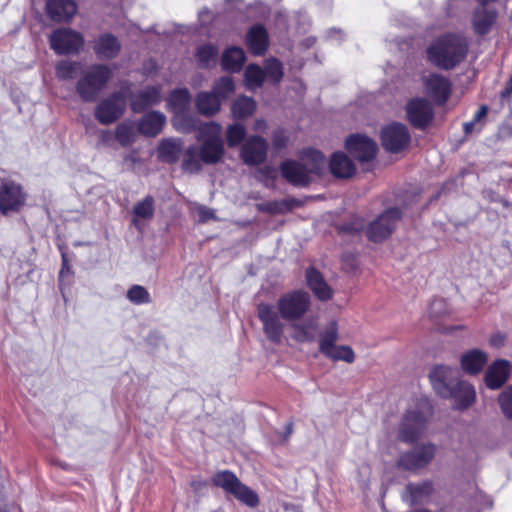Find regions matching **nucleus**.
<instances>
[{
    "label": "nucleus",
    "mask_w": 512,
    "mask_h": 512,
    "mask_svg": "<svg viewBox=\"0 0 512 512\" xmlns=\"http://www.w3.org/2000/svg\"><path fill=\"white\" fill-rule=\"evenodd\" d=\"M126 297L135 305L148 304L151 302L150 293L141 285L131 286L127 291Z\"/></svg>",
    "instance_id": "obj_43"
},
{
    "label": "nucleus",
    "mask_w": 512,
    "mask_h": 512,
    "mask_svg": "<svg viewBox=\"0 0 512 512\" xmlns=\"http://www.w3.org/2000/svg\"><path fill=\"white\" fill-rule=\"evenodd\" d=\"M448 398H453L457 409H466L470 407L476 399V391L474 387L466 381H458L451 388V394Z\"/></svg>",
    "instance_id": "obj_24"
},
{
    "label": "nucleus",
    "mask_w": 512,
    "mask_h": 512,
    "mask_svg": "<svg viewBox=\"0 0 512 512\" xmlns=\"http://www.w3.org/2000/svg\"><path fill=\"white\" fill-rule=\"evenodd\" d=\"M64 273V268L60 271V276H62Z\"/></svg>",
    "instance_id": "obj_58"
},
{
    "label": "nucleus",
    "mask_w": 512,
    "mask_h": 512,
    "mask_svg": "<svg viewBox=\"0 0 512 512\" xmlns=\"http://www.w3.org/2000/svg\"><path fill=\"white\" fill-rule=\"evenodd\" d=\"M407 117L416 128H425L433 118V110L430 103L421 98L411 100L406 107Z\"/></svg>",
    "instance_id": "obj_18"
},
{
    "label": "nucleus",
    "mask_w": 512,
    "mask_h": 512,
    "mask_svg": "<svg viewBox=\"0 0 512 512\" xmlns=\"http://www.w3.org/2000/svg\"><path fill=\"white\" fill-rule=\"evenodd\" d=\"M244 76L247 88L255 89L261 86L265 74L259 66L249 65L245 70Z\"/></svg>",
    "instance_id": "obj_42"
},
{
    "label": "nucleus",
    "mask_w": 512,
    "mask_h": 512,
    "mask_svg": "<svg viewBox=\"0 0 512 512\" xmlns=\"http://www.w3.org/2000/svg\"><path fill=\"white\" fill-rule=\"evenodd\" d=\"M267 210H269V211H276V208L267 207Z\"/></svg>",
    "instance_id": "obj_57"
},
{
    "label": "nucleus",
    "mask_w": 512,
    "mask_h": 512,
    "mask_svg": "<svg viewBox=\"0 0 512 512\" xmlns=\"http://www.w3.org/2000/svg\"><path fill=\"white\" fill-rule=\"evenodd\" d=\"M212 482L215 486L222 488L226 493L233 495L237 500L249 507H256L259 498L256 492L248 486L241 483L237 476L230 471H220L216 473Z\"/></svg>",
    "instance_id": "obj_8"
},
{
    "label": "nucleus",
    "mask_w": 512,
    "mask_h": 512,
    "mask_svg": "<svg viewBox=\"0 0 512 512\" xmlns=\"http://www.w3.org/2000/svg\"><path fill=\"white\" fill-rule=\"evenodd\" d=\"M234 83L231 77L220 78L213 86L212 92L222 101L229 97L234 91Z\"/></svg>",
    "instance_id": "obj_44"
},
{
    "label": "nucleus",
    "mask_w": 512,
    "mask_h": 512,
    "mask_svg": "<svg viewBox=\"0 0 512 512\" xmlns=\"http://www.w3.org/2000/svg\"><path fill=\"white\" fill-rule=\"evenodd\" d=\"M457 374L455 368L446 365H437L429 373L430 382L434 390L443 398L451 394L452 380Z\"/></svg>",
    "instance_id": "obj_16"
},
{
    "label": "nucleus",
    "mask_w": 512,
    "mask_h": 512,
    "mask_svg": "<svg viewBox=\"0 0 512 512\" xmlns=\"http://www.w3.org/2000/svg\"><path fill=\"white\" fill-rule=\"evenodd\" d=\"M222 127L218 123L209 122L199 127L198 141L202 142L200 150L196 146H190L183 161V169L196 172L201 168V162L214 164L218 162L224 153V145L221 138Z\"/></svg>",
    "instance_id": "obj_2"
},
{
    "label": "nucleus",
    "mask_w": 512,
    "mask_h": 512,
    "mask_svg": "<svg viewBox=\"0 0 512 512\" xmlns=\"http://www.w3.org/2000/svg\"><path fill=\"white\" fill-rule=\"evenodd\" d=\"M426 94L439 105H443L451 94V82L443 75L434 73L424 78Z\"/></svg>",
    "instance_id": "obj_14"
},
{
    "label": "nucleus",
    "mask_w": 512,
    "mask_h": 512,
    "mask_svg": "<svg viewBox=\"0 0 512 512\" xmlns=\"http://www.w3.org/2000/svg\"><path fill=\"white\" fill-rule=\"evenodd\" d=\"M0 512H6L5 510H0ZM11 512H19V508L15 505L11 507Z\"/></svg>",
    "instance_id": "obj_56"
},
{
    "label": "nucleus",
    "mask_w": 512,
    "mask_h": 512,
    "mask_svg": "<svg viewBox=\"0 0 512 512\" xmlns=\"http://www.w3.org/2000/svg\"><path fill=\"white\" fill-rule=\"evenodd\" d=\"M435 445L428 443L415 447L412 451L401 455L398 464L405 470H417L427 466L435 455Z\"/></svg>",
    "instance_id": "obj_13"
},
{
    "label": "nucleus",
    "mask_w": 512,
    "mask_h": 512,
    "mask_svg": "<svg viewBox=\"0 0 512 512\" xmlns=\"http://www.w3.org/2000/svg\"><path fill=\"white\" fill-rule=\"evenodd\" d=\"M219 97L211 92H200L196 95L195 104L200 114L204 116H213L219 112L221 107Z\"/></svg>",
    "instance_id": "obj_30"
},
{
    "label": "nucleus",
    "mask_w": 512,
    "mask_h": 512,
    "mask_svg": "<svg viewBox=\"0 0 512 512\" xmlns=\"http://www.w3.org/2000/svg\"><path fill=\"white\" fill-rule=\"evenodd\" d=\"M267 148V142L262 137H250L242 146L241 158L248 165L259 164L265 160Z\"/></svg>",
    "instance_id": "obj_19"
},
{
    "label": "nucleus",
    "mask_w": 512,
    "mask_h": 512,
    "mask_svg": "<svg viewBox=\"0 0 512 512\" xmlns=\"http://www.w3.org/2000/svg\"><path fill=\"white\" fill-rule=\"evenodd\" d=\"M136 138L132 122H123L116 128V139L122 146L131 145Z\"/></svg>",
    "instance_id": "obj_40"
},
{
    "label": "nucleus",
    "mask_w": 512,
    "mask_h": 512,
    "mask_svg": "<svg viewBox=\"0 0 512 512\" xmlns=\"http://www.w3.org/2000/svg\"><path fill=\"white\" fill-rule=\"evenodd\" d=\"M432 489V485L429 482L409 484L406 488L408 495L405 496V499L411 505L421 503L431 494Z\"/></svg>",
    "instance_id": "obj_35"
},
{
    "label": "nucleus",
    "mask_w": 512,
    "mask_h": 512,
    "mask_svg": "<svg viewBox=\"0 0 512 512\" xmlns=\"http://www.w3.org/2000/svg\"><path fill=\"white\" fill-rule=\"evenodd\" d=\"M111 77L112 70L107 65H92L77 82V93L83 100L93 101Z\"/></svg>",
    "instance_id": "obj_7"
},
{
    "label": "nucleus",
    "mask_w": 512,
    "mask_h": 512,
    "mask_svg": "<svg viewBox=\"0 0 512 512\" xmlns=\"http://www.w3.org/2000/svg\"><path fill=\"white\" fill-rule=\"evenodd\" d=\"M244 61V51L239 47H231L222 56V67L224 70L231 72L239 71Z\"/></svg>",
    "instance_id": "obj_33"
},
{
    "label": "nucleus",
    "mask_w": 512,
    "mask_h": 512,
    "mask_svg": "<svg viewBox=\"0 0 512 512\" xmlns=\"http://www.w3.org/2000/svg\"><path fill=\"white\" fill-rule=\"evenodd\" d=\"M411 136L406 125L391 123L381 131V143L385 150L398 153L406 149L410 143Z\"/></svg>",
    "instance_id": "obj_11"
},
{
    "label": "nucleus",
    "mask_w": 512,
    "mask_h": 512,
    "mask_svg": "<svg viewBox=\"0 0 512 512\" xmlns=\"http://www.w3.org/2000/svg\"><path fill=\"white\" fill-rule=\"evenodd\" d=\"M499 404L503 414L512 419V387L503 391L499 396Z\"/></svg>",
    "instance_id": "obj_48"
},
{
    "label": "nucleus",
    "mask_w": 512,
    "mask_h": 512,
    "mask_svg": "<svg viewBox=\"0 0 512 512\" xmlns=\"http://www.w3.org/2000/svg\"><path fill=\"white\" fill-rule=\"evenodd\" d=\"M325 164V157L320 151L309 149L303 153L300 161H285L281 171L291 184L304 186L321 174Z\"/></svg>",
    "instance_id": "obj_4"
},
{
    "label": "nucleus",
    "mask_w": 512,
    "mask_h": 512,
    "mask_svg": "<svg viewBox=\"0 0 512 512\" xmlns=\"http://www.w3.org/2000/svg\"><path fill=\"white\" fill-rule=\"evenodd\" d=\"M504 343V336L501 334H495L490 338V345L494 347H500Z\"/></svg>",
    "instance_id": "obj_51"
},
{
    "label": "nucleus",
    "mask_w": 512,
    "mask_h": 512,
    "mask_svg": "<svg viewBox=\"0 0 512 512\" xmlns=\"http://www.w3.org/2000/svg\"><path fill=\"white\" fill-rule=\"evenodd\" d=\"M196 212H197V215H198V218L200 221H207L214 217L213 210H211L205 206H201V205L197 206Z\"/></svg>",
    "instance_id": "obj_49"
},
{
    "label": "nucleus",
    "mask_w": 512,
    "mask_h": 512,
    "mask_svg": "<svg viewBox=\"0 0 512 512\" xmlns=\"http://www.w3.org/2000/svg\"><path fill=\"white\" fill-rule=\"evenodd\" d=\"M93 49L98 58L112 59L120 52L121 45L114 35L106 33L95 40Z\"/></svg>",
    "instance_id": "obj_23"
},
{
    "label": "nucleus",
    "mask_w": 512,
    "mask_h": 512,
    "mask_svg": "<svg viewBox=\"0 0 512 512\" xmlns=\"http://www.w3.org/2000/svg\"><path fill=\"white\" fill-rule=\"evenodd\" d=\"M81 65L79 62L62 60L55 66V73L60 80H70L75 77Z\"/></svg>",
    "instance_id": "obj_38"
},
{
    "label": "nucleus",
    "mask_w": 512,
    "mask_h": 512,
    "mask_svg": "<svg viewBox=\"0 0 512 512\" xmlns=\"http://www.w3.org/2000/svg\"><path fill=\"white\" fill-rule=\"evenodd\" d=\"M273 143L277 148H282L286 144V137L282 131L276 132L273 137Z\"/></svg>",
    "instance_id": "obj_50"
},
{
    "label": "nucleus",
    "mask_w": 512,
    "mask_h": 512,
    "mask_svg": "<svg viewBox=\"0 0 512 512\" xmlns=\"http://www.w3.org/2000/svg\"><path fill=\"white\" fill-rule=\"evenodd\" d=\"M338 340V330L336 323H330V325L325 329V331L320 335L319 339V349L321 353L324 355L328 353L334 346H336V342Z\"/></svg>",
    "instance_id": "obj_37"
},
{
    "label": "nucleus",
    "mask_w": 512,
    "mask_h": 512,
    "mask_svg": "<svg viewBox=\"0 0 512 512\" xmlns=\"http://www.w3.org/2000/svg\"><path fill=\"white\" fill-rule=\"evenodd\" d=\"M46 9L54 21H68L77 12L74 0H47Z\"/></svg>",
    "instance_id": "obj_22"
},
{
    "label": "nucleus",
    "mask_w": 512,
    "mask_h": 512,
    "mask_svg": "<svg viewBox=\"0 0 512 512\" xmlns=\"http://www.w3.org/2000/svg\"><path fill=\"white\" fill-rule=\"evenodd\" d=\"M487 114V108L485 106H482L479 108V110L475 113L473 121L478 124L483 117H485Z\"/></svg>",
    "instance_id": "obj_52"
},
{
    "label": "nucleus",
    "mask_w": 512,
    "mask_h": 512,
    "mask_svg": "<svg viewBox=\"0 0 512 512\" xmlns=\"http://www.w3.org/2000/svg\"><path fill=\"white\" fill-rule=\"evenodd\" d=\"M246 135V130L241 124H232L228 126L226 138L228 146L235 147L239 145Z\"/></svg>",
    "instance_id": "obj_45"
},
{
    "label": "nucleus",
    "mask_w": 512,
    "mask_h": 512,
    "mask_svg": "<svg viewBox=\"0 0 512 512\" xmlns=\"http://www.w3.org/2000/svg\"><path fill=\"white\" fill-rule=\"evenodd\" d=\"M218 50L213 45H203L198 48L196 57L199 63L203 66H209L210 63H214Z\"/></svg>",
    "instance_id": "obj_46"
},
{
    "label": "nucleus",
    "mask_w": 512,
    "mask_h": 512,
    "mask_svg": "<svg viewBox=\"0 0 512 512\" xmlns=\"http://www.w3.org/2000/svg\"><path fill=\"white\" fill-rule=\"evenodd\" d=\"M268 34L261 25H254L246 35V44L255 55H262L268 48Z\"/></svg>",
    "instance_id": "obj_26"
},
{
    "label": "nucleus",
    "mask_w": 512,
    "mask_h": 512,
    "mask_svg": "<svg viewBox=\"0 0 512 512\" xmlns=\"http://www.w3.org/2000/svg\"><path fill=\"white\" fill-rule=\"evenodd\" d=\"M160 101V88L149 87L133 97L131 108L134 112H141L150 106L160 103Z\"/></svg>",
    "instance_id": "obj_29"
},
{
    "label": "nucleus",
    "mask_w": 512,
    "mask_h": 512,
    "mask_svg": "<svg viewBox=\"0 0 512 512\" xmlns=\"http://www.w3.org/2000/svg\"><path fill=\"white\" fill-rule=\"evenodd\" d=\"M28 194L23 186L12 180L0 184V212L7 216L18 213L26 205Z\"/></svg>",
    "instance_id": "obj_9"
},
{
    "label": "nucleus",
    "mask_w": 512,
    "mask_h": 512,
    "mask_svg": "<svg viewBox=\"0 0 512 512\" xmlns=\"http://www.w3.org/2000/svg\"><path fill=\"white\" fill-rule=\"evenodd\" d=\"M286 430V437H288L292 433V425L288 424Z\"/></svg>",
    "instance_id": "obj_55"
},
{
    "label": "nucleus",
    "mask_w": 512,
    "mask_h": 512,
    "mask_svg": "<svg viewBox=\"0 0 512 512\" xmlns=\"http://www.w3.org/2000/svg\"><path fill=\"white\" fill-rule=\"evenodd\" d=\"M468 53V41L460 34L449 33L435 39L427 48V58L436 67L450 70L460 64Z\"/></svg>",
    "instance_id": "obj_3"
},
{
    "label": "nucleus",
    "mask_w": 512,
    "mask_h": 512,
    "mask_svg": "<svg viewBox=\"0 0 512 512\" xmlns=\"http://www.w3.org/2000/svg\"><path fill=\"white\" fill-rule=\"evenodd\" d=\"M256 108L255 101L247 96L239 97L232 105V114L235 118H246L253 114Z\"/></svg>",
    "instance_id": "obj_36"
},
{
    "label": "nucleus",
    "mask_w": 512,
    "mask_h": 512,
    "mask_svg": "<svg viewBox=\"0 0 512 512\" xmlns=\"http://www.w3.org/2000/svg\"><path fill=\"white\" fill-rule=\"evenodd\" d=\"M126 101L120 94H115L102 101L96 108L95 117L102 124H110L124 112Z\"/></svg>",
    "instance_id": "obj_15"
},
{
    "label": "nucleus",
    "mask_w": 512,
    "mask_h": 512,
    "mask_svg": "<svg viewBox=\"0 0 512 512\" xmlns=\"http://www.w3.org/2000/svg\"><path fill=\"white\" fill-rule=\"evenodd\" d=\"M510 364L506 360H497L492 363L485 373V383L490 389L500 388L508 379Z\"/></svg>",
    "instance_id": "obj_21"
},
{
    "label": "nucleus",
    "mask_w": 512,
    "mask_h": 512,
    "mask_svg": "<svg viewBox=\"0 0 512 512\" xmlns=\"http://www.w3.org/2000/svg\"><path fill=\"white\" fill-rule=\"evenodd\" d=\"M182 150L179 140L165 139L158 147V157L165 162L173 163L178 160Z\"/></svg>",
    "instance_id": "obj_34"
},
{
    "label": "nucleus",
    "mask_w": 512,
    "mask_h": 512,
    "mask_svg": "<svg viewBox=\"0 0 512 512\" xmlns=\"http://www.w3.org/2000/svg\"><path fill=\"white\" fill-rule=\"evenodd\" d=\"M265 127V122L263 120H257L255 122V129L260 130Z\"/></svg>",
    "instance_id": "obj_54"
},
{
    "label": "nucleus",
    "mask_w": 512,
    "mask_h": 512,
    "mask_svg": "<svg viewBox=\"0 0 512 512\" xmlns=\"http://www.w3.org/2000/svg\"><path fill=\"white\" fill-rule=\"evenodd\" d=\"M307 284L313 293L320 300L330 299L332 296V290L325 283L320 273L314 269H310L306 273Z\"/></svg>",
    "instance_id": "obj_32"
},
{
    "label": "nucleus",
    "mask_w": 512,
    "mask_h": 512,
    "mask_svg": "<svg viewBox=\"0 0 512 512\" xmlns=\"http://www.w3.org/2000/svg\"><path fill=\"white\" fill-rule=\"evenodd\" d=\"M310 306L309 294L300 290L283 294L277 300V310L271 304L260 303L257 315L267 339L274 344H281L285 328L281 318L288 322L298 321L304 317Z\"/></svg>",
    "instance_id": "obj_1"
},
{
    "label": "nucleus",
    "mask_w": 512,
    "mask_h": 512,
    "mask_svg": "<svg viewBox=\"0 0 512 512\" xmlns=\"http://www.w3.org/2000/svg\"><path fill=\"white\" fill-rule=\"evenodd\" d=\"M488 361V356L485 352L479 349H472L460 358V365L464 372L470 375H476L482 371Z\"/></svg>",
    "instance_id": "obj_25"
},
{
    "label": "nucleus",
    "mask_w": 512,
    "mask_h": 512,
    "mask_svg": "<svg viewBox=\"0 0 512 512\" xmlns=\"http://www.w3.org/2000/svg\"><path fill=\"white\" fill-rule=\"evenodd\" d=\"M400 218V212L396 208L388 209L373 220L367 230V237L374 242H380L387 238L395 229Z\"/></svg>",
    "instance_id": "obj_12"
},
{
    "label": "nucleus",
    "mask_w": 512,
    "mask_h": 512,
    "mask_svg": "<svg viewBox=\"0 0 512 512\" xmlns=\"http://www.w3.org/2000/svg\"><path fill=\"white\" fill-rule=\"evenodd\" d=\"M346 148L353 157L365 162L375 157L377 144L364 135H352L346 141Z\"/></svg>",
    "instance_id": "obj_17"
},
{
    "label": "nucleus",
    "mask_w": 512,
    "mask_h": 512,
    "mask_svg": "<svg viewBox=\"0 0 512 512\" xmlns=\"http://www.w3.org/2000/svg\"><path fill=\"white\" fill-rule=\"evenodd\" d=\"M497 11L491 7L480 6L472 15V28L478 35H486L492 31L497 23Z\"/></svg>",
    "instance_id": "obj_20"
},
{
    "label": "nucleus",
    "mask_w": 512,
    "mask_h": 512,
    "mask_svg": "<svg viewBox=\"0 0 512 512\" xmlns=\"http://www.w3.org/2000/svg\"><path fill=\"white\" fill-rule=\"evenodd\" d=\"M477 124L472 120L470 122L464 123V131L466 134H470L475 130V126Z\"/></svg>",
    "instance_id": "obj_53"
},
{
    "label": "nucleus",
    "mask_w": 512,
    "mask_h": 512,
    "mask_svg": "<svg viewBox=\"0 0 512 512\" xmlns=\"http://www.w3.org/2000/svg\"><path fill=\"white\" fill-rule=\"evenodd\" d=\"M332 174L338 178H348L355 172L354 163L343 152H335L330 160Z\"/></svg>",
    "instance_id": "obj_31"
},
{
    "label": "nucleus",
    "mask_w": 512,
    "mask_h": 512,
    "mask_svg": "<svg viewBox=\"0 0 512 512\" xmlns=\"http://www.w3.org/2000/svg\"><path fill=\"white\" fill-rule=\"evenodd\" d=\"M432 406L426 398L418 399L405 413L398 431V438L407 443L416 441L423 433Z\"/></svg>",
    "instance_id": "obj_5"
},
{
    "label": "nucleus",
    "mask_w": 512,
    "mask_h": 512,
    "mask_svg": "<svg viewBox=\"0 0 512 512\" xmlns=\"http://www.w3.org/2000/svg\"><path fill=\"white\" fill-rule=\"evenodd\" d=\"M291 328L292 338L295 341L299 343L312 342L318 331V322L316 318L310 317L301 323L292 322Z\"/></svg>",
    "instance_id": "obj_28"
},
{
    "label": "nucleus",
    "mask_w": 512,
    "mask_h": 512,
    "mask_svg": "<svg viewBox=\"0 0 512 512\" xmlns=\"http://www.w3.org/2000/svg\"><path fill=\"white\" fill-rule=\"evenodd\" d=\"M191 95L186 88L173 90L167 98L168 109L174 113L173 126L182 133H188L197 129V122L186 113L190 107Z\"/></svg>",
    "instance_id": "obj_6"
},
{
    "label": "nucleus",
    "mask_w": 512,
    "mask_h": 512,
    "mask_svg": "<svg viewBox=\"0 0 512 512\" xmlns=\"http://www.w3.org/2000/svg\"><path fill=\"white\" fill-rule=\"evenodd\" d=\"M51 48L57 54L78 53L83 47V36L72 29L61 28L55 30L49 38Z\"/></svg>",
    "instance_id": "obj_10"
},
{
    "label": "nucleus",
    "mask_w": 512,
    "mask_h": 512,
    "mask_svg": "<svg viewBox=\"0 0 512 512\" xmlns=\"http://www.w3.org/2000/svg\"><path fill=\"white\" fill-rule=\"evenodd\" d=\"M264 74L273 82L278 83L282 76L283 70L281 63L274 58L268 59L265 62V72Z\"/></svg>",
    "instance_id": "obj_47"
},
{
    "label": "nucleus",
    "mask_w": 512,
    "mask_h": 512,
    "mask_svg": "<svg viewBox=\"0 0 512 512\" xmlns=\"http://www.w3.org/2000/svg\"><path fill=\"white\" fill-rule=\"evenodd\" d=\"M153 198L152 197H146L139 203H137L133 209L134 213V224L138 223V219H144L149 220L154 215V206H153Z\"/></svg>",
    "instance_id": "obj_39"
},
{
    "label": "nucleus",
    "mask_w": 512,
    "mask_h": 512,
    "mask_svg": "<svg viewBox=\"0 0 512 512\" xmlns=\"http://www.w3.org/2000/svg\"><path fill=\"white\" fill-rule=\"evenodd\" d=\"M165 123L166 116L162 112L152 111L139 121L138 130L145 136L153 137L161 132Z\"/></svg>",
    "instance_id": "obj_27"
},
{
    "label": "nucleus",
    "mask_w": 512,
    "mask_h": 512,
    "mask_svg": "<svg viewBox=\"0 0 512 512\" xmlns=\"http://www.w3.org/2000/svg\"><path fill=\"white\" fill-rule=\"evenodd\" d=\"M325 356L333 361H344L347 363H352L355 360L354 351L347 345H336Z\"/></svg>",
    "instance_id": "obj_41"
}]
</instances>
